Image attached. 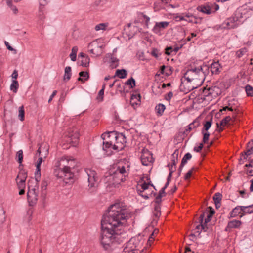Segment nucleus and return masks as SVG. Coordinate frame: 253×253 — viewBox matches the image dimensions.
<instances>
[{
    "label": "nucleus",
    "mask_w": 253,
    "mask_h": 253,
    "mask_svg": "<svg viewBox=\"0 0 253 253\" xmlns=\"http://www.w3.org/2000/svg\"><path fill=\"white\" fill-rule=\"evenodd\" d=\"M125 212L120 203H115L109 207L108 213L103 215L99 240L104 250L111 252L122 242L123 224L127 217Z\"/></svg>",
    "instance_id": "obj_1"
},
{
    "label": "nucleus",
    "mask_w": 253,
    "mask_h": 253,
    "mask_svg": "<svg viewBox=\"0 0 253 253\" xmlns=\"http://www.w3.org/2000/svg\"><path fill=\"white\" fill-rule=\"evenodd\" d=\"M209 67L206 65L191 67L188 69L184 74V79L187 82L184 83L182 80L180 89L187 93L201 85L205 80L206 73Z\"/></svg>",
    "instance_id": "obj_2"
},
{
    "label": "nucleus",
    "mask_w": 253,
    "mask_h": 253,
    "mask_svg": "<svg viewBox=\"0 0 253 253\" xmlns=\"http://www.w3.org/2000/svg\"><path fill=\"white\" fill-rule=\"evenodd\" d=\"M69 166H65L61 169H59L55 173L56 176L59 178L62 179L66 184H72L74 182V174L71 171V167L73 168L74 165L71 163H75L74 159L68 160Z\"/></svg>",
    "instance_id": "obj_3"
},
{
    "label": "nucleus",
    "mask_w": 253,
    "mask_h": 253,
    "mask_svg": "<svg viewBox=\"0 0 253 253\" xmlns=\"http://www.w3.org/2000/svg\"><path fill=\"white\" fill-rule=\"evenodd\" d=\"M39 181L38 177H36L35 179L29 180L28 182L27 199L30 206L35 205L38 201Z\"/></svg>",
    "instance_id": "obj_4"
},
{
    "label": "nucleus",
    "mask_w": 253,
    "mask_h": 253,
    "mask_svg": "<svg viewBox=\"0 0 253 253\" xmlns=\"http://www.w3.org/2000/svg\"><path fill=\"white\" fill-rule=\"evenodd\" d=\"M127 169L124 166H118L114 172L112 173L115 178V183L120 184L126 180V178L128 176L129 173V166L127 167Z\"/></svg>",
    "instance_id": "obj_5"
},
{
    "label": "nucleus",
    "mask_w": 253,
    "mask_h": 253,
    "mask_svg": "<svg viewBox=\"0 0 253 253\" xmlns=\"http://www.w3.org/2000/svg\"><path fill=\"white\" fill-rule=\"evenodd\" d=\"M241 18V13L236 11L234 15L224 21L222 24V26L224 28L228 29L235 28L241 24L240 19Z\"/></svg>",
    "instance_id": "obj_6"
},
{
    "label": "nucleus",
    "mask_w": 253,
    "mask_h": 253,
    "mask_svg": "<svg viewBox=\"0 0 253 253\" xmlns=\"http://www.w3.org/2000/svg\"><path fill=\"white\" fill-rule=\"evenodd\" d=\"M140 241L139 237H132L126 244L124 249V253H138Z\"/></svg>",
    "instance_id": "obj_7"
},
{
    "label": "nucleus",
    "mask_w": 253,
    "mask_h": 253,
    "mask_svg": "<svg viewBox=\"0 0 253 253\" xmlns=\"http://www.w3.org/2000/svg\"><path fill=\"white\" fill-rule=\"evenodd\" d=\"M174 165V160H171V163L170 164H168V166L169 168V173L167 177V181L164 187L162 188L159 191V194L155 198L154 202H157V203H161L162 200L161 198L165 195V189L168 187L170 181H171V177L173 173L172 170V167Z\"/></svg>",
    "instance_id": "obj_8"
},
{
    "label": "nucleus",
    "mask_w": 253,
    "mask_h": 253,
    "mask_svg": "<svg viewBox=\"0 0 253 253\" xmlns=\"http://www.w3.org/2000/svg\"><path fill=\"white\" fill-rule=\"evenodd\" d=\"M113 138L116 140V145L114 144L113 149L116 150H121L124 147V144L126 142V138L123 133H116L112 135Z\"/></svg>",
    "instance_id": "obj_9"
},
{
    "label": "nucleus",
    "mask_w": 253,
    "mask_h": 253,
    "mask_svg": "<svg viewBox=\"0 0 253 253\" xmlns=\"http://www.w3.org/2000/svg\"><path fill=\"white\" fill-rule=\"evenodd\" d=\"M85 171L88 176V187L90 188H95L97 186L98 180L96 172L89 169H86Z\"/></svg>",
    "instance_id": "obj_10"
},
{
    "label": "nucleus",
    "mask_w": 253,
    "mask_h": 253,
    "mask_svg": "<svg viewBox=\"0 0 253 253\" xmlns=\"http://www.w3.org/2000/svg\"><path fill=\"white\" fill-rule=\"evenodd\" d=\"M68 139L67 140L71 144L72 146H76L79 143V133L77 128H73L69 129L68 132Z\"/></svg>",
    "instance_id": "obj_11"
},
{
    "label": "nucleus",
    "mask_w": 253,
    "mask_h": 253,
    "mask_svg": "<svg viewBox=\"0 0 253 253\" xmlns=\"http://www.w3.org/2000/svg\"><path fill=\"white\" fill-rule=\"evenodd\" d=\"M202 19L201 18H198L193 16L191 14H187L183 16H175V20L176 21H180L185 20L188 22L194 23L195 24L201 23Z\"/></svg>",
    "instance_id": "obj_12"
},
{
    "label": "nucleus",
    "mask_w": 253,
    "mask_h": 253,
    "mask_svg": "<svg viewBox=\"0 0 253 253\" xmlns=\"http://www.w3.org/2000/svg\"><path fill=\"white\" fill-rule=\"evenodd\" d=\"M112 135H114V132H110L107 133H104L101 135V138L103 139V150H106L107 148H112L113 149V145L112 142L110 141V139Z\"/></svg>",
    "instance_id": "obj_13"
},
{
    "label": "nucleus",
    "mask_w": 253,
    "mask_h": 253,
    "mask_svg": "<svg viewBox=\"0 0 253 253\" xmlns=\"http://www.w3.org/2000/svg\"><path fill=\"white\" fill-rule=\"evenodd\" d=\"M141 161L142 165L148 166L152 163L154 159L152 153L148 150L143 149L141 156Z\"/></svg>",
    "instance_id": "obj_14"
},
{
    "label": "nucleus",
    "mask_w": 253,
    "mask_h": 253,
    "mask_svg": "<svg viewBox=\"0 0 253 253\" xmlns=\"http://www.w3.org/2000/svg\"><path fill=\"white\" fill-rule=\"evenodd\" d=\"M151 186L154 188V186L152 184H150V183H146V182H144L141 185V189H138V193L139 195L143 197L145 199H148L150 197L152 196V193H146V191L149 190V186Z\"/></svg>",
    "instance_id": "obj_15"
},
{
    "label": "nucleus",
    "mask_w": 253,
    "mask_h": 253,
    "mask_svg": "<svg viewBox=\"0 0 253 253\" xmlns=\"http://www.w3.org/2000/svg\"><path fill=\"white\" fill-rule=\"evenodd\" d=\"M88 48L89 52L96 56L100 55L102 52V46H99L95 42H91L88 45Z\"/></svg>",
    "instance_id": "obj_16"
},
{
    "label": "nucleus",
    "mask_w": 253,
    "mask_h": 253,
    "mask_svg": "<svg viewBox=\"0 0 253 253\" xmlns=\"http://www.w3.org/2000/svg\"><path fill=\"white\" fill-rule=\"evenodd\" d=\"M103 181L104 183L106 184V186L111 187H118L119 185L116 184L115 183V178L113 175L112 173H109L108 175L105 176L103 179Z\"/></svg>",
    "instance_id": "obj_17"
},
{
    "label": "nucleus",
    "mask_w": 253,
    "mask_h": 253,
    "mask_svg": "<svg viewBox=\"0 0 253 253\" xmlns=\"http://www.w3.org/2000/svg\"><path fill=\"white\" fill-rule=\"evenodd\" d=\"M154 203V208L153 211V222H157L158 218L160 216L161 213V203H157V202Z\"/></svg>",
    "instance_id": "obj_18"
},
{
    "label": "nucleus",
    "mask_w": 253,
    "mask_h": 253,
    "mask_svg": "<svg viewBox=\"0 0 253 253\" xmlns=\"http://www.w3.org/2000/svg\"><path fill=\"white\" fill-rule=\"evenodd\" d=\"M236 115L234 114L232 117L228 116H226L225 118L222 119L220 123V128L219 130V131H221L223 130V129L221 127V126H224L227 125L230 123V121H232L233 123H234L236 121Z\"/></svg>",
    "instance_id": "obj_19"
},
{
    "label": "nucleus",
    "mask_w": 253,
    "mask_h": 253,
    "mask_svg": "<svg viewBox=\"0 0 253 253\" xmlns=\"http://www.w3.org/2000/svg\"><path fill=\"white\" fill-rule=\"evenodd\" d=\"M221 69L222 66L219 61L214 62L211 65V71L213 74H218Z\"/></svg>",
    "instance_id": "obj_20"
},
{
    "label": "nucleus",
    "mask_w": 253,
    "mask_h": 253,
    "mask_svg": "<svg viewBox=\"0 0 253 253\" xmlns=\"http://www.w3.org/2000/svg\"><path fill=\"white\" fill-rule=\"evenodd\" d=\"M209 91L210 94H211V98H210L211 100V98H216L221 93L220 88L216 86L209 87Z\"/></svg>",
    "instance_id": "obj_21"
},
{
    "label": "nucleus",
    "mask_w": 253,
    "mask_h": 253,
    "mask_svg": "<svg viewBox=\"0 0 253 253\" xmlns=\"http://www.w3.org/2000/svg\"><path fill=\"white\" fill-rule=\"evenodd\" d=\"M242 212H243V206H237L234 208L230 213V217L233 218L239 215H241Z\"/></svg>",
    "instance_id": "obj_22"
},
{
    "label": "nucleus",
    "mask_w": 253,
    "mask_h": 253,
    "mask_svg": "<svg viewBox=\"0 0 253 253\" xmlns=\"http://www.w3.org/2000/svg\"><path fill=\"white\" fill-rule=\"evenodd\" d=\"M44 11V10L43 6L39 7V11L37 14V17L38 22L40 24H42L44 20L45 16Z\"/></svg>",
    "instance_id": "obj_23"
},
{
    "label": "nucleus",
    "mask_w": 253,
    "mask_h": 253,
    "mask_svg": "<svg viewBox=\"0 0 253 253\" xmlns=\"http://www.w3.org/2000/svg\"><path fill=\"white\" fill-rule=\"evenodd\" d=\"M206 215L207 217L205 219V222L204 224L206 226L207 223L211 220L212 216L209 213V211H206L200 215L199 217L200 222L203 223L204 218H205Z\"/></svg>",
    "instance_id": "obj_24"
},
{
    "label": "nucleus",
    "mask_w": 253,
    "mask_h": 253,
    "mask_svg": "<svg viewBox=\"0 0 253 253\" xmlns=\"http://www.w3.org/2000/svg\"><path fill=\"white\" fill-rule=\"evenodd\" d=\"M207 229V227L203 223L200 222V224L196 225L194 229V234H191L190 235L195 236V234H197L198 235H199L202 230L206 231Z\"/></svg>",
    "instance_id": "obj_25"
},
{
    "label": "nucleus",
    "mask_w": 253,
    "mask_h": 253,
    "mask_svg": "<svg viewBox=\"0 0 253 253\" xmlns=\"http://www.w3.org/2000/svg\"><path fill=\"white\" fill-rule=\"evenodd\" d=\"M242 224V222L240 220H233L229 221L228 223L227 226L226 227V230H227V228H238L240 227Z\"/></svg>",
    "instance_id": "obj_26"
},
{
    "label": "nucleus",
    "mask_w": 253,
    "mask_h": 253,
    "mask_svg": "<svg viewBox=\"0 0 253 253\" xmlns=\"http://www.w3.org/2000/svg\"><path fill=\"white\" fill-rule=\"evenodd\" d=\"M222 197V194L219 192L216 193L213 196V199L216 208L220 207Z\"/></svg>",
    "instance_id": "obj_27"
},
{
    "label": "nucleus",
    "mask_w": 253,
    "mask_h": 253,
    "mask_svg": "<svg viewBox=\"0 0 253 253\" xmlns=\"http://www.w3.org/2000/svg\"><path fill=\"white\" fill-rule=\"evenodd\" d=\"M243 212H242V214L240 215V217H242L247 214L253 213V204L247 206H243Z\"/></svg>",
    "instance_id": "obj_28"
},
{
    "label": "nucleus",
    "mask_w": 253,
    "mask_h": 253,
    "mask_svg": "<svg viewBox=\"0 0 253 253\" xmlns=\"http://www.w3.org/2000/svg\"><path fill=\"white\" fill-rule=\"evenodd\" d=\"M253 144V141L249 142L248 143V146H247L248 149L247 150V151L246 152H245V154H242V157H243L244 159H246L247 157L248 156L250 155L251 154H252L253 153V148L252 147Z\"/></svg>",
    "instance_id": "obj_29"
},
{
    "label": "nucleus",
    "mask_w": 253,
    "mask_h": 253,
    "mask_svg": "<svg viewBox=\"0 0 253 253\" xmlns=\"http://www.w3.org/2000/svg\"><path fill=\"white\" fill-rule=\"evenodd\" d=\"M127 75V73L125 69H118L116 71L114 77L118 76L121 79L125 78Z\"/></svg>",
    "instance_id": "obj_30"
},
{
    "label": "nucleus",
    "mask_w": 253,
    "mask_h": 253,
    "mask_svg": "<svg viewBox=\"0 0 253 253\" xmlns=\"http://www.w3.org/2000/svg\"><path fill=\"white\" fill-rule=\"evenodd\" d=\"M42 158L40 157L39 158L37 163L36 165V171L35 172V176L36 177H38L37 176H39V178L41 176V165L42 162Z\"/></svg>",
    "instance_id": "obj_31"
},
{
    "label": "nucleus",
    "mask_w": 253,
    "mask_h": 253,
    "mask_svg": "<svg viewBox=\"0 0 253 253\" xmlns=\"http://www.w3.org/2000/svg\"><path fill=\"white\" fill-rule=\"evenodd\" d=\"M165 109L166 107L163 104L159 103L155 107V110L157 115L162 116Z\"/></svg>",
    "instance_id": "obj_32"
},
{
    "label": "nucleus",
    "mask_w": 253,
    "mask_h": 253,
    "mask_svg": "<svg viewBox=\"0 0 253 253\" xmlns=\"http://www.w3.org/2000/svg\"><path fill=\"white\" fill-rule=\"evenodd\" d=\"M197 10L206 14L211 13V8L209 6H200L197 8Z\"/></svg>",
    "instance_id": "obj_33"
},
{
    "label": "nucleus",
    "mask_w": 253,
    "mask_h": 253,
    "mask_svg": "<svg viewBox=\"0 0 253 253\" xmlns=\"http://www.w3.org/2000/svg\"><path fill=\"white\" fill-rule=\"evenodd\" d=\"M160 72L162 74L165 73L166 75L168 76L172 73L171 67H166L165 65H163L161 67Z\"/></svg>",
    "instance_id": "obj_34"
},
{
    "label": "nucleus",
    "mask_w": 253,
    "mask_h": 253,
    "mask_svg": "<svg viewBox=\"0 0 253 253\" xmlns=\"http://www.w3.org/2000/svg\"><path fill=\"white\" fill-rule=\"evenodd\" d=\"M80 77L78 79V81L84 82L89 78V75L87 72L82 71L79 73Z\"/></svg>",
    "instance_id": "obj_35"
},
{
    "label": "nucleus",
    "mask_w": 253,
    "mask_h": 253,
    "mask_svg": "<svg viewBox=\"0 0 253 253\" xmlns=\"http://www.w3.org/2000/svg\"><path fill=\"white\" fill-rule=\"evenodd\" d=\"M71 77V68L70 66H67L65 68V74L64 76V80H69Z\"/></svg>",
    "instance_id": "obj_36"
},
{
    "label": "nucleus",
    "mask_w": 253,
    "mask_h": 253,
    "mask_svg": "<svg viewBox=\"0 0 253 253\" xmlns=\"http://www.w3.org/2000/svg\"><path fill=\"white\" fill-rule=\"evenodd\" d=\"M27 177V172L25 170H21L19 172L16 178V180H19V179L26 180Z\"/></svg>",
    "instance_id": "obj_37"
},
{
    "label": "nucleus",
    "mask_w": 253,
    "mask_h": 253,
    "mask_svg": "<svg viewBox=\"0 0 253 253\" xmlns=\"http://www.w3.org/2000/svg\"><path fill=\"white\" fill-rule=\"evenodd\" d=\"M19 87V84L17 80H13L10 85V89L14 93H16Z\"/></svg>",
    "instance_id": "obj_38"
},
{
    "label": "nucleus",
    "mask_w": 253,
    "mask_h": 253,
    "mask_svg": "<svg viewBox=\"0 0 253 253\" xmlns=\"http://www.w3.org/2000/svg\"><path fill=\"white\" fill-rule=\"evenodd\" d=\"M18 117L20 121H23L24 120L25 110L23 106H20L18 110Z\"/></svg>",
    "instance_id": "obj_39"
},
{
    "label": "nucleus",
    "mask_w": 253,
    "mask_h": 253,
    "mask_svg": "<svg viewBox=\"0 0 253 253\" xmlns=\"http://www.w3.org/2000/svg\"><path fill=\"white\" fill-rule=\"evenodd\" d=\"M78 51V48L77 46H74L72 48V52L70 54L71 59L73 61H75L76 60V54Z\"/></svg>",
    "instance_id": "obj_40"
},
{
    "label": "nucleus",
    "mask_w": 253,
    "mask_h": 253,
    "mask_svg": "<svg viewBox=\"0 0 253 253\" xmlns=\"http://www.w3.org/2000/svg\"><path fill=\"white\" fill-rule=\"evenodd\" d=\"M106 84H104L102 85V89L99 91L97 99L99 101H102L103 99V95L104 92V89L105 88Z\"/></svg>",
    "instance_id": "obj_41"
},
{
    "label": "nucleus",
    "mask_w": 253,
    "mask_h": 253,
    "mask_svg": "<svg viewBox=\"0 0 253 253\" xmlns=\"http://www.w3.org/2000/svg\"><path fill=\"white\" fill-rule=\"evenodd\" d=\"M248 51L247 48H242L236 52V55L237 58H241Z\"/></svg>",
    "instance_id": "obj_42"
},
{
    "label": "nucleus",
    "mask_w": 253,
    "mask_h": 253,
    "mask_svg": "<svg viewBox=\"0 0 253 253\" xmlns=\"http://www.w3.org/2000/svg\"><path fill=\"white\" fill-rule=\"evenodd\" d=\"M191 157L192 155L190 153H186L182 159L181 167H183L187 163V161L191 158Z\"/></svg>",
    "instance_id": "obj_43"
},
{
    "label": "nucleus",
    "mask_w": 253,
    "mask_h": 253,
    "mask_svg": "<svg viewBox=\"0 0 253 253\" xmlns=\"http://www.w3.org/2000/svg\"><path fill=\"white\" fill-rule=\"evenodd\" d=\"M245 90L248 96H253V87L250 85H247L245 87Z\"/></svg>",
    "instance_id": "obj_44"
},
{
    "label": "nucleus",
    "mask_w": 253,
    "mask_h": 253,
    "mask_svg": "<svg viewBox=\"0 0 253 253\" xmlns=\"http://www.w3.org/2000/svg\"><path fill=\"white\" fill-rule=\"evenodd\" d=\"M125 84L129 85L130 88H133L135 86V80L133 77H131L125 83Z\"/></svg>",
    "instance_id": "obj_45"
},
{
    "label": "nucleus",
    "mask_w": 253,
    "mask_h": 253,
    "mask_svg": "<svg viewBox=\"0 0 253 253\" xmlns=\"http://www.w3.org/2000/svg\"><path fill=\"white\" fill-rule=\"evenodd\" d=\"M16 158H17V161L19 163L20 166L22 163L23 159V151L22 150H20L17 152Z\"/></svg>",
    "instance_id": "obj_46"
},
{
    "label": "nucleus",
    "mask_w": 253,
    "mask_h": 253,
    "mask_svg": "<svg viewBox=\"0 0 253 253\" xmlns=\"http://www.w3.org/2000/svg\"><path fill=\"white\" fill-rule=\"evenodd\" d=\"M90 59L87 55L84 56L81 61V65L82 66L86 67L89 66Z\"/></svg>",
    "instance_id": "obj_47"
},
{
    "label": "nucleus",
    "mask_w": 253,
    "mask_h": 253,
    "mask_svg": "<svg viewBox=\"0 0 253 253\" xmlns=\"http://www.w3.org/2000/svg\"><path fill=\"white\" fill-rule=\"evenodd\" d=\"M5 211L3 208H0V224L3 223L5 220Z\"/></svg>",
    "instance_id": "obj_48"
},
{
    "label": "nucleus",
    "mask_w": 253,
    "mask_h": 253,
    "mask_svg": "<svg viewBox=\"0 0 253 253\" xmlns=\"http://www.w3.org/2000/svg\"><path fill=\"white\" fill-rule=\"evenodd\" d=\"M118 65V60L115 58L112 57L111 58V64L110 65V66L111 68H116Z\"/></svg>",
    "instance_id": "obj_49"
},
{
    "label": "nucleus",
    "mask_w": 253,
    "mask_h": 253,
    "mask_svg": "<svg viewBox=\"0 0 253 253\" xmlns=\"http://www.w3.org/2000/svg\"><path fill=\"white\" fill-rule=\"evenodd\" d=\"M7 4L10 8L11 10L13 11L14 14H16L18 13V9L15 6L12 4L11 1L7 0Z\"/></svg>",
    "instance_id": "obj_50"
},
{
    "label": "nucleus",
    "mask_w": 253,
    "mask_h": 253,
    "mask_svg": "<svg viewBox=\"0 0 253 253\" xmlns=\"http://www.w3.org/2000/svg\"><path fill=\"white\" fill-rule=\"evenodd\" d=\"M138 16L140 17H143L144 19L145 20V25L147 28H148V23L150 21V18L147 15H145L143 13L140 12L138 14Z\"/></svg>",
    "instance_id": "obj_51"
},
{
    "label": "nucleus",
    "mask_w": 253,
    "mask_h": 253,
    "mask_svg": "<svg viewBox=\"0 0 253 253\" xmlns=\"http://www.w3.org/2000/svg\"><path fill=\"white\" fill-rule=\"evenodd\" d=\"M212 124V120H211L210 121H207L204 124V127L202 130H204V131H207L210 128Z\"/></svg>",
    "instance_id": "obj_52"
},
{
    "label": "nucleus",
    "mask_w": 253,
    "mask_h": 253,
    "mask_svg": "<svg viewBox=\"0 0 253 253\" xmlns=\"http://www.w3.org/2000/svg\"><path fill=\"white\" fill-rule=\"evenodd\" d=\"M202 133L203 134V142L204 143H207L209 140L210 133L207 131H204V130H202Z\"/></svg>",
    "instance_id": "obj_53"
},
{
    "label": "nucleus",
    "mask_w": 253,
    "mask_h": 253,
    "mask_svg": "<svg viewBox=\"0 0 253 253\" xmlns=\"http://www.w3.org/2000/svg\"><path fill=\"white\" fill-rule=\"evenodd\" d=\"M162 29L160 28V27L159 26V25L156 23L155 26L153 28V31L154 33L157 34H160V32L161 31Z\"/></svg>",
    "instance_id": "obj_54"
},
{
    "label": "nucleus",
    "mask_w": 253,
    "mask_h": 253,
    "mask_svg": "<svg viewBox=\"0 0 253 253\" xmlns=\"http://www.w3.org/2000/svg\"><path fill=\"white\" fill-rule=\"evenodd\" d=\"M106 27V25L104 23H100L95 26V30L96 31H99L100 30H104Z\"/></svg>",
    "instance_id": "obj_55"
},
{
    "label": "nucleus",
    "mask_w": 253,
    "mask_h": 253,
    "mask_svg": "<svg viewBox=\"0 0 253 253\" xmlns=\"http://www.w3.org/2000/svg\"><path fill=\"white\" fill-rule=\"evenodd\" d=\"M151 55L155 58H158L159 57V55H161V53H160L158 49L155 48L153 49L152 51Z\"/></svg>",
    "instance_id": "obj_56"
},
{
    "label": "nucleus",
    "mask_w": 253,
    "mask_h": 253,
    "mask_svg": "<svg viewBox=\"0 0 253 253\" xmlns=\"http://www.w3.org/2000/svg\"><path fill=\"white\" fill-rule=\"evenodd\" d=\"M199 125V122L198 121L195 120L193 121L192 123L190 124L189 126H190V127H191L192 129H194L198 126Z\"/></svg>",
    "instance_id": "obj_57"
},
{
    "label": "nucleus",
    "mask_w": 253,
    "mask_h": 253,
    "mask_svg": "<svg viewBox=\"0 0 253 253\" xmlns=\"http://www.w3.org/2000/svg\"><path fill=\"white\" fill-rule=\"evenodd\" d=\"M203 95L205 97H211V94H210L209 87L204 88L203 91Z\"/></svg>",
    "instance_id": "obj_58"
},
{
    "label": "nucleus",
    "mask_w": 253,
    "mask_h": 253,
    "mask_svg": "<svg viewBox=\"0 0 253 253\" xmlns=\"http://www.w3.org/2000/svg\"><path fill=\"white\" fill-rule=\"evenodd\" d=\"M157 23L162 29L166 28L169 25V22H161Z\"/></svg>",
    "instance_id": "obj_59"
},
{
    "label": "nucleus",
    "mask_w": 253,
    "mask_h": 253,
    "mask_svg": "<svg viewBox=\"0 0 253 253\" xmlns=\"http://www.w3.org/2000/svg\"><path fill=\"white\" fill-rule=\"evenodd\" d=\"M141 96L139 94H132L131 96V100H133L135 99H137L138 101H140Z\"/></svg>",
    "instance_id": "obj_60"
},
{
    "label": "nucleus",
    "mask_w": 253,
    "mask_h": 253,
    "mask_svg": "<svg viewBox=\"0 0 253 253\" xmlns=\"http://www.w3.org/2000/svg\"><path fill=\"white\" fill-rule=\"evenodd\" d=\"M194 168H192L185 175V179L188 180L192 175V171Z\"/></svg>",
    "instance_id": "obj_61"
},
{
    "label": "nucleus",
    "mask_w": 253,
    "mask_h": 253,
    "mask_svg": "<svg viewBox=\"0 0 253 253\" xmlns=\"http://www.w3.org/2000/svg\"><path fill=\"white\" fill-rule=\"evenodd\" d=\"M165 50H166L165 54L168 55H170V53L173 51V49L172 46H169V47H167L165 49Z\"/></svg>",
    "instance_id": "obj_62"
},
{
    "label": "nucleus",
    "mask_w": 253,
    "mask_h": 253,
    "mask_svg": "<svg viewBox=\"0 0 253 253\" xmlns=\"http://www.w3.org/2000/svg\"><path fill=\"white\" fill-rule=\"evenodd\" d=\"M203 147V144L202 143H201L199 144V145L198 146L195 147L194 148V150L195 151L199 152L202 150Z\"/></svg>",
    "instance_id": "obj_63"
},
{
    "label": "nucleus",
    "mask_w": 253,
    "mask_h": 253,
    "mask_svg": "<svg viewBox=\"0 0 253 253\" xmlns=\"http://www.w3.org/2000/svg\"><path fill=\"white\" fill-rule=\"evenodd\" d=\"M48 3V1L46 0H40V1H39V4H40V6L39 7H41V6H43L44 7V6L46 5Z\"/></svg>",
    "instance_id": "obj_64"
}]
</instances>
